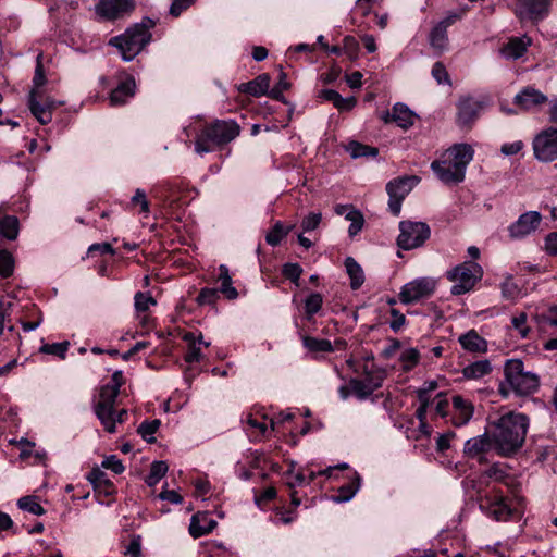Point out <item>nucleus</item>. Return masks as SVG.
I'll return each mask as SVG.
<instances>
[{
  "label": "nucleus",
  "mask_w": 557,
  "mask_h": 557,
  "mask_svg": "<svg viewBox=\"0 0 557 557\" xmlns=\"http://www.w3.org/2000/svg\"><path fill=\"white\" fill-rule=\"evenodd\" d=\"M63 101H55L51 98L42 99V94L40 90L32 89L28 97V107L32 114L37 119V121L46 125L52 120V111L62 106Z\"/></svg>",
  "instance_id": "nucleus-11"
},
{
  "label": "nucleus",
  "mask_w": 557,
  "mask_h": 557,
  "mask_svg": "<svg viewBox=\"0 0 557 557\" xmlns=\"http://www.w3.org/2000/svg\"><path fill=\"white\" fill-rule=\"evenodd\" d=\"M531 45V39L528 36L513 37L503 48L502 54L507 59H519L527 51Z\"/></svg>",
  "instance_id": "nucleus-28"
},
{
  "label": "nucleus",
  "mask_w": 557,
  "mask_h": 557,
  "mask_svg": "<svg viewBox=\"0 0 557 557\" xmlns=\"http://www.w3.org/2000/svg\"><path fill=\"white\" fill-rule=\"evenodd\" d=\"M535 158L541 162H552L557 159V128L548 127L542 131L533 140Z\"/></svg>",
  "instance_id": "nucleus-10"
},
{
  "label": "nucleus",
  "mask_w": 557,
  "mask_h": 557,
  "mask_svg": "<svg viewBox=\"0 0 557 557\" xmlns=\"http://www.w3.org/2000/svg\"><path fill=\"white\" fill-rule=\"evenodd\" d=\"M156 26V22L145 17L140 23L127 28L124 34L112 37L110 46L115 47L124 61H132L150 42V30Z\"/></svg>",
  "instance_id": "nucleus-2"
},
{
  "label": "nucleus",
  "mask_w": 557,
  "mask_h": 557,
  "mask_svg": "<svg viewBox=\"0 0 557 557\" xmlns=\"http://www.w3.org/2000/svg\"><path fill=\"white\" fill-rule=\"evenodd\" d=\"M399 231L397 245L404 250L422 246L431 234L429 225L424 222L401 221Z\"/></svg>",
  "instance_id": "nucleus-6"
},
{
  "label": "nucleus",
  "mask_w": 557,
  "mask_h": 557,
  "mask_svg": "<svg viewBox=\"0 0 557 557\" xmlns=\"http://www.w3.org/2000/svg\"><path fill=\"white\" fill-rule=\"evenodd\" d=\"M135 308L138 312H145L151 305H156V300L152 296L138 292L135 295Z\"/></svg>",
  "instance_id": "nucleus-53"
},
{
  "label": "nucleus",
  "mask_w": 557,
  "mask_h": 557,
  "mask_svg": "<svg viewBox=\"0 0 557 557\" xmlns=\"http://www.w3.org/2000/svg\"><path fill=\"white\" fill-rule=\"evenodd\" d=\"M420 354L416 348H406L400 352L399 360L403 362V369L411 370L419 361Z\"/></svg>",
  "instance_id": "nucleus-45"
},
{
  "label": "nucleus",
  "mask_w": 557,
  "mask_h": 557,
  "mask_svg": "<svg viewBox=\"0 0 557 557\" xmlns=\"http://www.w3.org/2000/svg\"><path fill=\"white\" fill-rule=\"evenodd\" d=\"M548 101L546 95L539 89L527 86L520 92L515 96V104L520 107L522 110L529 111L535 109Z\"/></svg>",
  "instance_id": "nucleus-19"
},
{
  "label": "nucleus",
  "mask_w": 557,
  "mask_h": 557,
  "mask_svg": "<svg viewBox=\"0 0 557 557\" xmlns=\"http://www.w3.org/2000/svg\"><path fill=\"white\" fill-rule=\"evenodd\" d=\"M216 527V522L207 513H197L191 517L189 533L197 539L210 533Z\"/></svg>",
  "instance_id": "nucleus-25"
},
{
  "label": "nucleus",
  "mask_w": 557,
  "mask_h": 557,
  "mask_svg": "<svg viewBox=\"0 0 557 557\" xmlns=\"http://www.w3.org/2000/svg\"><path fill=\"white\" fill-rule=\"evenodd\" d=\"M240 133L239 125L233 121H215L207 125L195 141L197 153H207L212 150L211 145L223 146L234 140Z\"/></svg>",
  "instance_id": "nucleus-3"
},
{
  "label": "nucleus",
  "mask_w": 557,
  "mask_h": 557,
  "mask_svg": "<svg viewBox=\"0 0 557 557\" xmlns=\"http://www.w3.org/2000/svg\"><path fill=\"white\" fill-rule=\"evenodd\" d=\"M124 555L129 557L141 556V536L132 535L129 543L124 547Z\"/></svg>",
  "instance_id": "nucleus-56"
},
{
  "label": "nucleus",
  "mask_w": 557,
  "mask_h": 557,
  "mask_svg": "<svg viewBox=\"0 0 557 557\" xmlns=\"http://www.w3.org/2000/svg\"><path fill=\"white\" fill-rule=\"evenodd\" d=\"M527 320L528 315L525 312H520L511 319V325L521 338H527L530 332V327L527 325Z\"/></svg>",
  "instance_id": "nucleus-48"
},
{
  "label": "nucleus",
  "mask_w": 557,
  "mask_h": 557,
  "mask_svg": "<svg viewBox=\"0 0 557 557\" xmlns=\"http://www.w3.org/2000/svg\"><path fill=\"white\" fill-rule=\"evenodd\" d=\"M361 486V476L352 471L349 476V482L342 485L337 490V494L333 496L335 503H345L354 498Z\"/></svg>",
  "instance_id": "nucleus-27"
},
{
  "label": "nucleus",
  "mask_w": 557,
  "mask_h": 557,
  "mask_svg": "<svg viewBox=\"0 0 557 557\" xmlns=\"http://www.w3.org/2000/svg\"><path fill=\"white\" fill-rule=\"evenodd\" d=\"M270 76L269 74H260L255 79L239 85L240 92L248 94L253 97H260L269 91Z\"/></svg>",
  "instance_id": "nucleus-26"
},
{
  "label": "nucleus",
  "mask_w": 557,
  "mask_h": 557,
  "mask_svg": "<svg viewBox=\"0 0 557 557\" xmlns=\"http://www.w3.org/2000/svg\"><path fill=\"white\" fill-rule=\"evenodd\" d=\"M484 475L494 481L500 482L507 476V473L503 466L494 463L484 472Z\"/></svg>",
  "instance_id": "nucleus-62"
},
{
  "label": "nucleus",
  "mask_w": 557,
  "mask_h": 557,
  "mask_svg": "<svg viewBox=\"0 0 557 557\" xmlns=\"http://www.w3.org/2000/svg\"><path fill=\"white\" fill-rule=\"evenodd\" d=\"M322 221L321 213L311 212L301 221V228L304 232H312L317 230Z\"/></svg>",
  "instance_id": "nucleus-58"
},
{
  "label": "nucleus",
  "mask_w": 557,
  "mask_h": 557,
  "mask_svg": "<svg viewBox=\"0 0 557 557\" xmlns=\"http://www.w3.org/2000/svg\"><path fill=\"white\" fill-rule=\"evenodd\" d=\"M491 448V440L484 434L468 440L465 443L463 453L468 458L476 459L480 463L486 462V453Z\"/></svg>",
  "instance_id": "nucleus-21"
},
{
  "label": "nucleus",
  "mask_w": 557,
  "mask_h": 557,
  "mask_svg": "<svg viewBox=\"0 0 557 557\" xmlns=\"http://www.w3.org/2000/svg\"><path fill=\"white\" fill-rule=\"evenodd\" d=\"M529 419L523 413L508 412L490 423L493 442L499 453L509 456L524 443Z\"/></svg>",
  "instance_id": "nucleus-1"
},
{
  "label": "nucleus",
  "mask_w": 557,
  "mask_h": 557,
  "mask_svg": "<svg viewBox=\"0 0 557 557\" xmlns=\"http://www.w3.org/2000/svg\"><path fill=\"white\" fill-rule=\"evenodd\" d=\"M459 343L465 350L471 352H485L487 350V342L475 330L462 334L459 337Z\"/></svg>",
  "instance_id": "nucleus-29"
},
{
  "label": "nucleus",
  "mask_w": 557,
  "mask_h": 557,
  "mask_svg": "<svg viewBox=\"0 0 557 557\" xmlns=\"http://www.w3.org/2000/svg\"><path fill=\"white\" fill-rule=\"evenodd\" d=\"M347 151L354 159L361 157H375L377 154L376 148L363 145L358 141H350L347 146Z\"/></svg>",
  "instance_id": "nucleus-40"
},
{
  "label": "nucleus",
  "mask_w": 557,
  "mask_h": 557,
  "mask_svg": "<svg viewBox=\"0 0 557 557\" xmlns=\"http://www.w3.org/2000/svg\"><path fill=\"white\" fill-rule=\"evenodd\" d=\"M120 394L115 387L103 385L99 393V400L94 407L95 414L104 430L114 433L115 403Z\"/></svg>",
  "instance_id": "nucleus-7"
},
{
  "label": "nucleus",
  "mask_w": 557,
  "mask_h": 557,
  "mask_svg": "<svg viewBox=\"0 0 557 557\" xmlns=\"http://www.w3.org/2000/svg\"><path fill=\"white\" fill-rule=\"evenodd\" d=\"M0 233L3 237L13 240L18 235V220L14 215H5L0 221Z\"/></svg>",
  "instance_id": "nucleus-39"
},
{
  "label": "nucleus",
  "mask_w": 557,
  "mask_h": 557,
  "mask_svg": "<svg viewBox=\"0 0 557 557\" xmlns=\"http://www.w3.org/2000/svg\"><path fill=\"white\" fill-rule=\"evenodd\" d=\"M482 277V268L473 261H466L447 272V278L454 283L450 293L463 295L470 292Z\"/></svg>",
  "instance_id": "nucleus-5"
},
{
  "label": "nucleus",
  "mask_w": 557,
  "mask_h": 557,
  "mask_svg": "<svg viewBox=\"0 0 557 557\" xmlns=\"http://www.w3.org/2000/svg\"><path fill=\"white\" fill-rule=\"evenodd\" d=\"M432 76L438 84L450 85L449 74L442 62H435L432 67Z\"/></svg>",
  "instance_id": "nucleus-57"
},
{
  "label": "nucleus",
  "mask_w": 557,
  "mask_h": 557,
  "mask_svg": "<svg viewBox=\"0 0 557 557\" xmlns=\"http://www.w3.org/2000/svg\"><path fill=\"white\" fill-rule=\"evenodd\" d=\"M322 305L323 297L320 293H311L308 295L304 301L306 320L311 321L313 315L321 310Z\"/></svg>",
  "instance_id": "nucleus-38"
},
{
  "label": "nucleus",
  "mask_w": 557,
  "mask_h": 557,
  "mask_svg": "<svg viewBox=\"0 0 557 557\" xmlns=\"http://www.w3.org/2000/svg\"><path fill=\"white\" fill-rule=\"evenodd\" d=\"M545 249L547 253L557 256V232L549 233L545 237Z\"/></svg>",
  "instance_id": "nucleus-64"
},
{
  "label": "nucleus",
  "mask_w": 557,
  "mask_h": 557,
  "mask_svg": "<svg viewBox=\"0 0 557 557\" xmlns=\"http://www.w3.org/2000/svg\"><path fill=\"white\" fill-rule=\"evenodd\" d=\"M302 344L310 352L319 354L333 351V345L329 339L304 336Z\"/></svg>",
  "instance_id": "nucleus-36"
},
{
  "label": "nucleus",
  "mask_w": 557,
  "mask_h": 557,
  "mask_svg": "<svg viewBox=\"0 0 557 557\" xmlns=\"http://www.w3.org/2000/svg\"><path fill=\"white\" fill-rule=\"evenodd\" d=\"M418 397L420 400V406L416 411V417L418 418L419 422L426 421V412H428V406H429V399L426 398V391H419Z\"/></svg>",
  "instance_id": "nucleus-61"
},
{
  "label": "nucleus",
  "mask_w": 557,
  "mask_h": 557,
  "mask_svg": "<svg viewBox=\"0 0 557 557\" xmlns=\"http://www.w3.org/2000/svg\"><path fill=\"white\" fill-rule=\"evenodd\" d=\"M183 339L186 342L188 349L184 357L187 363L200 361L202 359L201 346L197 345V341H201V333L187 332Z\"/></svg>",
  "instance_id": "nucleus-30"
},
{
  "label": "nucleus",
  "mask_w": 557,
  "mask_h": 557,
  "mask_svg": "<svg viewBox=\"0 0 557 557\" xmlns=\"http://www.w3.org/2000/svg\"><path fill=\"white\" fill-rule=\"evenodd\" d=\"M383 374L381 372L376 374L366 373V376L361 380L352 379L349 382L350 389L355 396L359 399H366L373 394L375 389L382 386Z\"/></svg>",
  "instance_id": "nucleus-15"
},
{
  "label": "nucleus",
  "mask_w": 557,
  "mask_h": 557,
  "mask_svg": "<svg viewBox=\"0 0 557 557\" xmlns=\"http://www.w3.org/2000/svg\"><path fill=\"white\" fill-rule=\"evenodd\" d=\"M542 215L537 211H528L521 214L516 222L508 226L512 239H521L532 234L540 226Z\"/></svg>",
  "instance_id": "nucleus-13"
},
{
  "label": "nucleus",
  "mask_w": 557,
  "mask_h": 557,
  "mask_svg": "<svg viewBox=\"0 0 557 557\" xmlns=\"http://www.w3.org/2000/svg\"><path fill=\"white\" fill-rule=\"evenodd\" d=\"M42 54H38L37 55V60H36V69H35V74H34V78H33V89H36V90H39L40 87H42L46 83V76H45V72H44V65H42Z\"/></svg>",
  "instance_id": "nucleus-55"
},
{
  "label": "nucleus",
  "mask_w": 557,
  "mask_h": 557,
  "mask_svg": "<svg viewBox=\"0 0 557 557\" xmlns=\"http://www.w3.org/2000/svg\"><path fill=\"white\" fill-rule=\"evenodd\" d=\"M17 506L20 509L36 516H42L46 512L42 506L37 502L36 497L34 496L21 497L17 502Z\"/></svg>",
  "instance_id": "nucleus-42"
},
{
  "label": "nucleus",
  "mask_w": 557,
  "mask_h": 557,
  "mask_svg": "<svg viewBox=\"0 0 557 557\" xmlns=\"http://www.w3.org/2000/svg\"><path fill=\"white\" fill-rule=\"evenodd\" d=\"M359 42L352 36H346L343 39V52L347 54L350 60L358 58Z\"/></svg>",
  "instance_id": "nucleus-52"
},
{
  "label": "nucleus",
  "mask_w": 557,
  "mask_h": 557,
  "mask_svg": "<svg viewBox=\"0 0 557 557\" xmlns=\"http://www.w3.org/2000/svg\"><path fill=\"white\" fill-rule=\"evenodd\" d=\"M69 342L53 343V344H44L39 351L42 354H49L60 357L61 359L65 358V354L69 349Z\"/></svg>",
  "instance_id": "nucleus-47"
},
{
  "label": "nucleus",
  "mask_w": 557,
  "mask_h": 557,
  "mask_svg": "<svg viewBox=\"0 0 557 557\" xmlns=\"http://www.w3.org/2000/svg\"><path fill=\"white\" fill-rule=\"evenodd\" d=\"M295 227L294 224L285 226L281 221H277L272 230L267 234L265 240L270 246H277L281 240Z\"/></svg>",
  "instance_id": "nucleus-37"
},
{
  "label": "nucleus",
  "mask_w": 557,
  "mask_h": 557,
  "mask_svg": "<svg viewBox=\"0 0 557 557\" xmlns=\"http://www.w3.org/2000/svg\"><path fill=\"white\" fill-rule=\"evenodd\" d=\"M132 205H139L140 206V212L148 214L150 212L149 201L147 200L146 193L137 188L135 190L134 196L131 199Z\"/></svg>",
  "instance_id": "nucleus-59"
},
{
  "label": "nucleus",
  "mask_w": 557,
  "mask_h": 557,
  "mask_svg": "<svg viewBox=\"0 0 557 557\" xmlns=\"http://www.w3.org/2000/svg\"><path fill=\"white\" fill-rule=\"evenodd\" d=\"M504 374L506 384L516 395H530L539 388V376L531 371H525L523 362L519 359L508 360Z\"/></svg>",
  "instance_id": "nucleus-4"
},
{
  "label": "nucleus",
  "mask_w": 557,
  "mask_h": 557,
  "mask_svg": "<svg viewBox=\"0 0 557 557\" xmlns=\"http://www.w3.org/2000/svg\"><path fill=\"white\" fill-rule=\"evenodd\" d=\"M458 123L462 126L472 123L479 115L482 106L471 97H466L458 102Z\"/></svg>",
  "instance_id": "nucleus-22"
},
{
  "label": "nucleus",
  "mask_w": 557,
  "mask_h": 557,
  "mask_svg": "<svg viewBox=\"0 0 557 557\" xmlns=\"http://www.w3.org/2000/svg\"><path fill=\"white\" fill-rule=\"evenodd\" d=\"M194 0H173L170 7V14L174 17H178L183 11L187 10Z\"/></svg>",
  "instance_id": "nucleus-63"
},
{
  "label": "nucleus",
  "mask_w": 557,
  "mask_h": 557,
  "mask_svg": "<svg viewBox=\"0 0 557 557\" xmlns=\"http://www.w3.org/2000/svg\"><path fill=\"white\" fill-rule=\"evenodd\" d=\"M453 423L457 426L467 424L472 418V404L459 395L453 397Z\"/></svg>",
  "instance_id": "nucleus-24"
},
{
  "label": "nucleus",
  "mask_w": 557,
  "mask_h": 557,
  "mask_svg": "<svg viewBox=\"0 0 557 557\" xmlns=\"http://www.w3.org/2000/svg\"><path fill=\"white\" fill-rule=\"evenodd\" d=\"M166 471L168 465L164 461H153L146 478V483L149 486H154L165 475Z\"/></svg>",
  "instance_id": "nucleus-41"
},
{
  "label": "nucleus",
  "mask_w": 557,
  "mask_h": 557,
  "mask_svg": "<svg viewBox=\"0 0 557 557\" xmlns=\"http://www.w3.org/2000/svg\"><path fill=\"white\" fill-rule=\"evenodd\" d=\"M218 298V288L205 287L200 290L199 295L197 296V302L199 305H212L216 301Z\"/></svg>",
  "instance_id": "nucleus-54"
},
{
  "label": "nucleus",
  "mask_w": 557,
  "mask_h": 557,
  "mask_svg": "<svg viewBox=\"0 0 557 557\" xmlns=\"http://www.w3.org/2000/svg\"><path fill=\"white\" fill-rule=\"evenodd\" d=\"M431 169L445 184H458L465 180L466 172L462 171V175L459 178L455 172V163L450 158L446 157V152H444L438 160H435L431 163Z\"/></svg>",
  "instance_id": "nucleus-16"
},
{
  "label": "nucleus",
  "mask_w": 557,
  "mask_h": 557,
  "mask_svg": "<svg viewBox=\"0 0 557 557\" xmlns=\"http://www.w3.org/2000/svg\"><path fill=\"white\" fill-rule=\"evenodd\" d=\"M346 220L350 222L348 234L350 237L356 236L363 227L364 219L359 210H349L346 213Z\"/></svg>",
  "instance_id": "nucleus-43"
},
{
  "label": "nucleus",
  "mask_w": 557,
  "mask_h": 557,
  "mask_svg": "<svg viewBox=\"0 0 557 557\" xmlns=\"http://www.w3.org/2000/svg\"><path fill=\"white\" fill-rule=\"evenodd\" d=\"M436 288V281L432 277H419L401 287L399 299L409 305L431 297Z\"/></svg>",
  "instance_id": "nucleus-8"
},
{
  "label": "nucleus",
  "mask_w": 557,
  "mask_h": 557,
  "mask_svg": "<svg viewBox=\"0 0 557 557\" xmlns=\"http://www.w3.org/2000/svg\"><path fill=\"white\" fill-rule=\"evenodd\" d=\"M288 87H289V84L286 81V74L281 72L280 79L275 84V86L269 91V96L272 99L281 101L284 99V96H283L284 90H287Z\"/></svg>",
  "instance_id": "nucleus-51"
},
{
  "label": "nucleus",
  "mask_w": 557,
  "mask_h": 557,
  "mask_svg": "<svg viewBox=\"0 0 557 557\" xmlns=\"http://www.w3.org/2000/svg\"><path fill=\"white\" fill-rule=\"evenodd\" d=\"M221 285L218 288L219 293L223 294L227 299H236L238 293L236 288L233 286L232 277L230 275L228 269L226 265L221 264L219 267V277Z\"/></svg>",
  "instance_id": "nucleus-31"
},
{
  "label": "nucleus",
  "mask_w": 557,
  "mask_h": 557,
  "mask_svg": "<svg viewBox=\"0 0 557 557\" xmlns=\"http://www.w3.org/2000/svg\"><path fill=\"white\" fill-rule=\"evenodd\" d=\"M346 271L350 277V286L352 289H358L364 282L363 271L359 263L351 257L345 260Z\"/></svg>",
  "instance_id": "nucleus-34"
},
{
  "label": "nucleus",
  "mask_w": 557,
  "mask_h": 557,
  "mask_svg": "<svg viewBox=\"0 0 557 557\" xmlns=\"http://www.w3.org/2000/svg\"><path fill=\"white\" fill-rule=\"evenodd\" d=\"M134 9L132 0H100L97 12L107 20H115Z\"/></svg>",
  "instance_id": "nucleus-18"
},
{
  "label": "nucleus",
  "mask_w": 557,
  "mask_h": 557,
  "mask_svg": "<svg viewBox=\"0 0 557 557\" xmlns=\"http://www.w3.org/2000/svg\"><path fill=\"white\" fill-rule=\"evenodd\" d=\"M480 508L496 521H507L513 516L508 499L498 493L486 495L480 503Z\"/></svg>",
  "instance_id": "nucleus-12"
},
{
  "label": "nucleus",
  "mask_w": 557,
  "mask_h": 557,
  "mask_svg": "<svg viewBox=\"0 0 557 557\" xmlns=\"http://www.w3.org/2000/svg\"><path fill=\"white\" fill-rule=\"evenodd\" d=\"M430 45L437 52H443L448 44L447 28L438 23L432 28L429 36Z\"/></svg>",
  "instance_id": "nucleus-33"
},
{
  "label": "nucleus",
  "mask_w": 557,
  "mask_h": 557,
  "mask_svg": "<svg viewBox=\"0 0 557 557\" xmlns=\"http://www.w3.org/2000/svg\"><path fill=\"white\" fill-rule=\"evenodd\" d=\"M135 79L133 76H126L125 79L121 81L120 84L111 91L110 94V104L111 106H122L129 98L135 95Z\"/></svg>",
  "instance_id": "nucleus-23"
},
{
  "label": "nucleus",
  "mask_w": 557,
  "mask_h": 557,
  "mask_svg": "<svg viewBox=\"0 0 557 557\" xmlns=\"http://www.w3.org/2000/svg\"><path fill=\"white\" fill-rule=\"evenodd\" d=\"M492 371V366L488 360H479L475 362L470 363L469 366L465 367L462 370V374L465 377L470 380H479L483 376L490 374Z\"/></svg>",
  "instance_id": "nucleus-32"
},
{
  "label": "nucleus",
  "mask_w": 557,
  "mask_h": 557,
  "mask_svg": "<svg viewBox=\"0 0 557 557\" xmlns=\"http://www.w3.org/2000/svg\"><path fill=\"white\" fill-rule=\"evenodd\" d=\"M87 479L95 486V488H102L106 494L112 493L113 484L101 469L94 468L88 473Z\"/></svg>",
  "instance_id": "nucleus-35"
},
{
  "label": "nucleus",
  "mask_w": 557,
  "mask_h": 557,
  "mask_svg": "<svg viewBox=\"0 0 557 557\" xmlns=\"http://www.w3.org/2000/svg\"><path fill=\"white\" fill-rule=\"evenodd\" d=\"M520 288L512 277H507L502 283V295L506 299L515 300L520 296Z\"/></svg>",
  "instance_id": "nucleus-49"
},
{
  "label": "nucleus",
  "mask_w": 557,
  "mask_h": 557,
  "mask_svg": "<svg viewBox=\"0 0 557 557\" xmlns=\"http://www.w3.org/2000/svg\"><path fill=\"white\" fill-rule=\"evenodd\" d=\"M14 271V259L8 250H0V275L9 277Z\"/></svg>",
  "instance_id": "nucleus-46"
},
{
  "label": "nucleus",
  "mask_w": 557,
  "mask_h": 557,
  "mask_svg": "<svg viewBox=\"0 0 557 557\" xmlns=\"http://www.w3.org/2000/svg\"><path fill=\"white\" fill-rule=\"evenodd\" d=\"M159 426H160V420H157V419L151 420V421L145 420L138 426L137 431L146 442L153 443L156 441L153 435L158 431Z\"/></svg>",
  "instance_id": "nucleus-44"
},
{
  "label": "nucleus",
  "mask_w": 557,
  "mask_h": 557,
  "mask_svg": "<svg viewBox=\"0 0 557 557\" xmlns=\"http://www.w3.org/2000/svg\"><path fill=\"white\" fill-rule=\"evenodd\" d=\"M549 3L550 0H518L516 14L521 21L537 22L547 15Z\"/></svg>",
  "instance_id": "nucleus-14"
},
{
  "label": "nucleus",
  "mask_w": 557,
  "mask_h": 557,
  "mask_svg": "<svg viewBox=\"0 0 557 557\" xmlns=\"http://www.w3.org/2000/svg\"><path fill=\"white\" fill-rule=\"evenodd\" d=\"M419 182L417 176H405L391 181L386 185L388 194V208L394 215H398L401 210V202Z\"/></svg>",
  "instance_id": "nucleus-9"
},
{
  "label": "nucleus",
  "mask_w": 557,
  "mask_h": 557,
  "mask_svg": "<svg viewBox=\"0 0 557 557\" xmlns=\"http://www.w3.org/2000/svg\"><path fill=\"white\" fill-rule=\"evenodd\" d=\"M382 120L406 129L413 125L414 113L406 104L398 102L393 107L392 112L386 111L382 115Z\"/></svg>",
  "instance_id": "nucleus-20"
},
{
  "label": "nucleus",
  "mask_w": 557,
  "mask_h": 557,
  "mask_svg": "<svg viewBox=\"0 0 557 557\" xmlns=\"http://www.w3.org/2000/svg\"><path fill=\"white\" fill-rule=\"evenodd\" d=\"M283 275L290 280L297 286L299 285V278L302 273V268L298 263H286L282 269Z\"/></svg>",
  "instance_id": "nucleus-50"
},
{
  "label": "nucleus",
  "mask_w": 557,
  "mask_h": 557,
  "mask_svg": "<svg viewBox=\"0 0 557 557\" xmlns=\"http://www.w3.org/2000/svg\"><path fill=\"white\" fill-rule=\"evenodd\" d=\"M446 157L450 158L455 163V172L459 178L462 171L466 172L468 164L472 161L474 156L473 148L468 144H455L446 151Z\"/></svg>",
  "instance_id": "nucleus-17"
},
{
  "label": "nucleus",
  "mask_w": 557,
  "mask_h": 557,
  "mask_svg": "<svg viewBox=\"0 0 557 557\" xmlns=\"http://www.w3.org/2000/svg\"><path fill=\"white\" fill-rule=\"evenodd\" d=\"M102 467L104 469H110L115 474H121L125 469L122 461L114 455L106 457L102 461Z\"/></svg>",
  "instance_id": "nucleus-60"
}]
</instances>
